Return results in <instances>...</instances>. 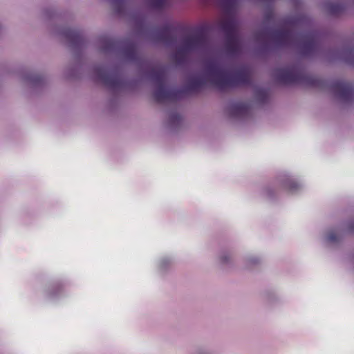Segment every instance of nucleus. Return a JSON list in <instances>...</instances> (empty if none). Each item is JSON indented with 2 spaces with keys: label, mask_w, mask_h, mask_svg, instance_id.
<instances>
[{
  "label": "nucleus",
  "mask_w": 354,
  "mask_h": 354,
  "mask_svg": "<svg viewBox=\"0 0 354 354\" xmlns=\"http://www.w3.org/2000/svg\"><path fill=\"white\" fill-rule=\"evenodd\" d=\"M328 240L330 241H333L335 240V237L333 234H330L328 235Z\"/></svg>",
  "instance_id": "nucleus-4"
},
{
  "label": "nucleus",
  "mask_w": 354,
  "mask_h": 354,
  "mask_svg": "<svg viewBox=\"0 0 354 354\" xmlns=\"http://www.w3.org/2000/svg\"><path fill=\"white\" fill-rule=\"evenodd\" d=\"M192 354H212L209 351L205 348H199L193 352Z\"/></svg>",
  "instance_id": "nucleus-3"
},
{
  "label": "nucleus",
  "mask_w": 354,
  "mask_h": 354,
  "mask_svg": "<svg viewBox=\"0 0 354 354\" xmlns=\"http://www.w3.org/2000/svg\"><path fill=\"white\" fill-rule=\"evenodd\" d=\"M218 85L221 87L232 86L234 84L235 77L231 74L220 72L217 74Z\"/></svg>",
  "instance_id": "nucleus-1"
},
{
  "label": "nucleus",
  "mask_w": 354,
  "mask_h": 354,
  "mask_svg": "<svg viewBox=\"0 0 354 354\" xmlns=\"http://www.w3.org/2000/svg\"><path fill=\"white\" fill-rule=\"evenodd\" d=\"M71 37V32L68 30V36H67V38H68V44H69V41H70Z\"/></svg>",
  "instance_id": "nucleus-5"
},
{
  "label": "nucleus",
  "mask_w": 354,
  "mask_h": 354,
  "mask_svg": "<svg viewBox=\"0 0 354 354\" xmlns=\"http://www.w3.org/2000/svg\"><path fill=\"white\" fill-rule=\"evenodd\" d=\"M220 263L223 265H228L231 263L232 260V256L230 252H225L221 254L218 257Z\"/></svg>",
  "instance_id": "nucleus-2"
}]
</instances>
